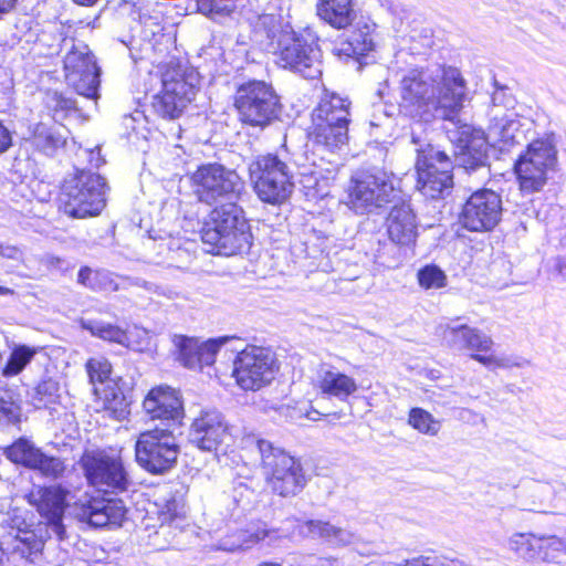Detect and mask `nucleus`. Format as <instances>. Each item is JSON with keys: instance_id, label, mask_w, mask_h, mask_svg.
Segmentation results:
<instances>
[{"instance_id": "1", "label": "nucleus", "mask_w": 566, "mask_h": 566, "mask_svg": "<svg viewBox=\"0 0 566 566\" xmlns=\"http://www.w3.org/2000/svg\"><path fill=\"white\" fill-rule=\"evenodd\" d=\"M188 180L199 202L212 206L226 201L211 211L201 232L202 242L211 247L210 252L233 255L249 250L252 237L242 209L234 202L244 187L237 171L217 163L203 164Z\"/></svg>"}, {"instance_id": "2", "label": "nucleus", "mask_w": 566, "mask_h": 566, "mask_svg": "<svg viewBox=\"0 0 566 566\" xmlns=\"http://www.w3.org/2000/svg\"><path fill=\"white\" fill-rule=\"evenodd\" d=\"M398 92L399 111L406 116L453 122L463 108L468 86L459 69L434 64L406 71Z\"/></svg>"}, {"instance_id": "3", "label": "nucleus", "mask_w": 566, "mask_h": 566, "mask_svg": "<svg viewBox=\"0 0 566 566\" xmlns=\"http://www.w3.org/2000/svg\"><path fill=\"white\" fill-rule=\"evenodd\" d=\"M254 36L263 50L276 56L280 66L291 69L308 78L321 74L318 50L303 35L296 34L289 24L283 25L275 15H261Z\"/></svg>"}, {"instance_id": "4", "label": "nucleus", "mask_w": 566, "mask_h": 566, "mask_svg": "<svg viewBox=\"0 0 566 566\" xmlns=\"http://www.w3.org/2000/svg\"><path fill=\"white\" fill-rule=\"evenodd\" d=\"M242 443L244 449L259 453L266 483L274 493L291 496L304 488L305 478L301 463L283 449L255 436L245 437Z\"/></svg>"}, {"instance_id": "5", "label": "nucleus", "mask_w": 566, "mask_h": 566, "mask_svg": "<svg viewBox=\"0 0 566 566\" xmlns=\"http://www.w3.org/2000/svg\"><path fill=\"white\" fill-rule=\"evenodd\" d=\"M107 184L91 170H76L69 175L61 188V208L76 219L98 216L106 206Z\"/></svg>"}, {"instance_id": "6", "label": "nucleus", "mask_w": 566, "mask_h": 566, "mask_svg": "<svg viewBox=\"0 0 566 566\" xmlns=\"http://www.w3.org/2000/svg\"><path fill=\"white\" fill-rule=\"evenodd\" d=\"M78 464L90 486L107 495H118L133 484L120 451L86 450Z\"/></svg>"}, {"instance_id": "7", "label": "nucleus", "mask_w": 566, "mask_h": 566, "mask_svg": "<svg viewBox=\"0 0 566 566\" xmlns=\"http://www.w3.org/2000/svg\"><path fill=\"white\" fill-rule=\"evenodd\" d=\"M346 205L358 214L369 213L395 198L394 175L385 170L356 171L346 189Z\"/></svg>"}, {"instance_id": "8", "label": "nucleus", "mask_w": 566, "mask_h": 566, "mask_svg": "<svg viewBox=\"0 0 566 566\" xmlns=\"http://www.w3.org/2000/svg\"><path fill=\"white\" fill-rule=\"evenodd\" d=\"M234 106L243 124L259 128L272 124L281 112L279 96L273 87L263 81L242 84L237 90Z\"/></svg>"}, {"instance_id": "9", "label": "nucleus", "mask_w": 566, "mask_h": 566, "mask_svg": "<svg viewBox=\"0 0 566 566\" xmlns=\"http://www.w3.org/2000/svg\"><path fill=\"white\" fill-rule=\"evenodd\" d=\"M249 172L258 197L264 202L282 203L292 193V174L277 155L256 157L249 165Z\"/></svg>"}, {"instance_id": "10", "label": "nucleus", "mask_w": 566, "mask_h": 566, "mask_svg": "<svg viewBox=\"0 0 566 566\" xmlns=\"http://www.w3.org/2000/svg\"><path fill=\"white\" fill-rule=\"evenodd\" d=\"M179 454V444L172 430L155 428L142 432L135 443L138 464L150 473H164L171 469Z\"/></svg>"}, {"instance_id": "11", "label": "nucleus", "mask_w": 566, "mask_h": 566, "mask_svg": "<svg viewBox=\"0 0 566 566\" xmlns=\"http://www.w3.org/2000/svg\"><path fill=\"white\" fill-rule=\"evenodd\" d=\"M556 154L554 145L548 140H534L527 146L515 164V172L523 192L533 193L543 189L549 171L555 168Z\"/></svg>"}, {"instance_id": "12", "label": "nucleus", "mask_w": 566, "mask_h": 566, "mask_svg": "<svg viewBox=\"0 0 566 566\" xmlns=\"http://www.w3.org/2000/svg\"><path fill=\"white\" fill-rule=\"evenodd\" d=\"M417 153V188L428 198H439L453 186L452 160L432 145H427Z\"/></svg>"}, {"instance_id": "13", "label": "nucleus", "mask_w": 566, "mask_h": 566, "mask_svg": "<svg viewBox=\"0 0 566 566\" xmlns=\"http://www.w3.org/2000/svg\"><path fill=\"white\" fill-rule=\"evenodd\" d=\"M276 371L273 354L263 347H248L239 353L232 375L244 390H259L272 381Z\"/></svg>"}, {"instance_id": "14", "label": "nucleus", "mask_w": 566, "mask_h": 566, "mask_svg": "<svg viewBox=\"0 0 566 566\" xmlns=\"http://www.w3.org/2000/svg\"><path fill=\"white\" fill-rule=\"evenodd\" d=\"M65 80L77 94L96 99L99 87V69L86 44L80 43L64 57Z\"/></svg>"}, {"instance_id": "15", "label": "nucleus", "mask_w": 566, "mask_h": 566, "mask_svg": "<svg viewBox=\"0 0 566 566\" xmlns=\"http://www.w3.org/2000/svg\"><path fill=\"white\" fill-rule=\"evenodd\" d=\"M502 212L501 196L491 189H480L464 202L460 221L470 231H490L500 222Z\"/></svg>"}, {"instance_id": "16", "label": "nucleus", "mask_w": 566, "mask_h": 566, "mask_svg": "<svg viewBox=\"0 0 566 566\" xmlns=\"http://www.w3.org/2000/svg\"><path fill=\"white\" fill-rule=\"evenodd\" d=\"M6 457L13 463L39 471L50 479L61 478L66 465L61 458L48 455L31 440L20 438L4 449Z\"/></svg>"}, {"instance_id": "17", "label": "nucleus", "mask_w": 566, "mask_h": 566, "mask_svg": "<svg viewBox=\"0 0 566 566\" xmlns=\"http://www.w3.org/2000/svg\"><path fill=\"white\" fill-rule=\"evenodd\" d=\"M449 137L455 145V156L465 169H475L485 165L488 142L484 133L471 125L462 124L449 130Z\"/></svg>"}, {"instance_id": "18", "label": "nucleus", "mask_w": 566, "mask_h": 566, "mask_svg": "<svg viewBox=\"0 0 566 566\" xmlns=\"http://www.w3.org/2000/svg\"><path fill=\"white\" fill-rule=\"evenodd\" d=\"M229 439L228 423L217 410L202 411L191 424L190 441L203 451H216Z\"/></svg>"}, {"instance_id": "19", "label": "nucleus", "mask_w": 566, "mask_h": 566, "mask_svg": "<svg viewBox=\"0 0 566 566\" xmlns=\"http://www.w3.org/2000/svg\"><path fill=\"white\" fill-rule=\"evenodd\" d=\"M233 337L211 338L200 342L197 338L177 336L175 344L178 349L177 359L187 368L201 369L203 366H210L214 363L216 355L226 343Z\"/></svg>"}, {"instance_id": "20", "label": "nucleus", "mask_w": 566, "mask_h": 566, "mask_svg": "<svg viewBox=\"0 0 566 566\" xmlns=\"http://www.w3.org/2000/svg\"><path fill=\"white\" fill-rule=\"evenodd\" d=\"M143 408L153 419L177 421L184 416L178 392L168 386L153 388L145 397Z\"/></svg>"}, {"instance_id": "21", "label": "nucleus", "mask_w": 566, "mask_h": 566, "mask_svg": "<svg viewBox=\"0 0 566 566\" xmlns=\"http://www.w3.org/2000/svg\"><path fill=\"white\" fill-rule=\"evenodd\" d=\"M444 342L455 349H467L471 352H489L493 346L490 336L480 329L465 324L441 326Z\"/></svg>"}, {"instance_id": "22", "label": "nucleus", "mask_w": 566, "mask_h": 566, "mask_svg": "<svg viewBox=\"0 0 566 566\" xmlns=\"http://www.w3.org/2000/svg\"><path fill=\"white\" fill-rule=\"evenodd\" d=\"M64 502L65 493L56 486L40 488L30 494V503L36 506L38 512L46 520L48 524L57 526L62 531L66 527L63 524Z\"/></svg>"}, {"instance_id": "23", "label": "nucleus", "mask_w": 566, "mask_h": 566, "mask_svg": "<svg viewBox=\"0 0 566 566\" xmlns=\"http://www.w3.org/2000/svg\"><path fill=\"white\" fill-rule=\"evenodd\" d=\"M350 102L335 93H325L312 113V125L319 127L349 125Z\"/></svg>"}, {"instance_id": "24", "label": "nucleus", "mask_w": 566, "mask_h": 566, "mask_svg": "<svg viewBox=\"0 0 566 566\" xmlns=\"http://www.w3.org/2000/svg\"><path fill=\"white\" fill-rule=\"evenodd\" d=\"M388 237L395 245L411 247L417 238L416 217L409 206H395L387 218Z\"/></svg>"}, {"instance_id": "25", "label": "nucleus", "mask_w": 566, "mask_h": 566, "mask_svg": "<svg viewBox=\"0 0 566 566\" xmlns=\"http://www.w3.org/2000/svg\"><path fill=\"white\" fill-rule=\"evenodd\" d=\"M163 85L168 93L176 94L182 101L190 103L199 87V74L193 69L181 66L170 67L163 74Z\"/></svg>"}, {"instance_id": "26", "label": "nucleus", "mask_w": 566, "mask_h": 566, "mask_svg": "<svg viewBox=\"0 0 566 566\" xmlns=\"http://www.w3.org/2000/svg\"><path fill=\"white\" fill-rule=\"evenodd\" d=\"M317 15L337 30L347 29L356 20L354 0H318Z\"/></svg>"}, {"instance_id": "27", "label": "nucleus", "mask_w": 566, "mask_h": 566, "mask_svg": "<svg viewBox=\"0 0 566 566\" xmlns=\"http://www.w3.org/2000/svg\"><path fill=\"white\" fill-rule=\"evenodd\" d=\"M317 386L323 395L337 398L340 401L347 400L358 389L353 377L335 368L323 369L318 375Z\"/></svg>"}, {"instance_id": "28", "label": "nucleus", "mask_w": 566, "mask_h": 566, "mask_svg": "<svg viewBox=\"0 0 566 566\" xmlns=\"http://www.w3.org/2000/svg\"><path fill=\"white\" fill-rule=\"evenodd\" d=\"M520 120L514 113L501 114L499 109H492V118L489 126V135L496 143L509 146L520 143L522 132Z\"/></svg>"}, {"instance_id": "29", "label": "nucleus", "mask_w": 566, "mask_h": 566, "mask_svg": "<svg viewBox=\"0 0 566 566\" xmlns=\"http://www.w3.org/2000/svg\"><path fill=\"white\" fill-rule=\"evenodd\" d=\"M83 518L86 523L95 528L104 526L122 527L125 518V509L122 502L108 501L102 506H91L90 510L83 511Z\"/></svg>"}, {"instance_id": "30", "label": "nucleus", "mask_w": 566, "mask_h": 566, "mask_svg": "<svg viewBox=\"0 0 566 566\" xmlns=\"http://www.w3.org/2000/svg\"><path fill=\"white\" fill-rule=\"evenodd\" d=\"M375 23H358L357 28L352 32L349 40L342 44V48L336 49L337 54L345 56H359L365 55L375 48L373 33L375 31Z\"/></svg>"}, {"instance_id": "31", "label": "nucleus", "mask_w": 566, "mask_h": 566, "mask_svg": "<svg viewBox=\"0 0 566 566\" xmlns=\"http://www.w3.org/2000/svg\"><path fill=\"white\" fill-rule=\"evenodd\" d=\"M326 126L327 127H319L318 125L311 126L310 137L315 144L331 151H334L335 149L346 145L348 140L347 126Z\"/></svg>"}, {"instance_id": "32", "label": "nucleus", "mask_w": 566, "mask_h": 566, "mask_svg": "<svg viewBox=\"0 0 566 566\" xmlns=\"http://www.w3.org/2000/svg\"><path fill=\"white\" fill-rule=\"evenodd\" d=\"M31 142L40 151L53 155L56 149L65 144V137L56 128L39 123L33 129Z\"/></svg>"}, {"instance_id": "33", "label": "nucleus", "mask_w": 566, "mask_h": 566, "mask_svg": "<svg viewBox=\"0 0 566 566\" xmlns=\"http://www.w3.org/2000/svg\"><path fill=\"white\" fill-rule=\"evenodd\" d=\"M81 325L84 329L91 332L92 335L104 340L128 346V334L117 325L104 323L94 319H82Z\"/></svg>"}, {"instance_id": "34", "label": "nucleus", "mask_w": 566, "mask_h": 566, "mask_svg": "<svg viewBox=\"0 0 566 566\" xmlns=\"http://www.w3.org/2000/svg\"><path fill=\"white\" fill-rule=\"evenodd\" d=\"M189 103L178 98L176 94L168 93L167 88L163 86L161 91L154 96L153 107L155 112L169 119H175L181 115L184 109Z\"/></svg>"}, {"instance_id": "35", "label": "nucleus", "mask_w": 566, "mask_h": 566, "mask_svg": "<svg viewBox=\"0 0 566 566\" xmlns=\"http://www.w3.org/2000/svg\"><path fill=\"white\" fill-rule=\"evenodd\" d=\"M259 541H261V537H259L258 534L223 533L222 536L217 539V545H213L211 549L234 553L249 549Z\"/></svg>"}, {"instance_id": "36", "label": "nucleus", "mask_w": 566, "mask_h": 566, "mask_svg": "<svg viewBox=\"0 0 566 566\" xmlns=\"http://www.w3.org/2000/svg\"><path fill=\"white\" fill-rule=\"evenodd\" d=\"M408 423L418 432L434 437L441 429V421L436 419L429 411L422 408H411Z\"/></svg>"}, {"instance_id": "37", "label": "nucleus", "mask_w": 566, "mask_h": 566, "mask_svg": "<svg viewBox=\"0 0 566 566\" xmlns=\"http://www.w3.org/2000/svg\"><path fill=\"white\" fill-rule=\"evenodd\" d=\"M45 105L52 112L53 118L59 122L76 112L75 101L62 92L50 91L45 96Z\"/></svg>"}, {"instance_id": "38", "label": "nucleus", "mask_w": 566, "mask_h": 566, "mask_svg": "<svg viewBox=\"0 0 566 566\" xmlns=\"http://www.w3.org/2000/svg\"><path fill=\"white\" fill-rule=\"evenodd\" d=\"M543 544L544 539L533 533H516L512 539L513 548L526 559L539 557Z\"/></svg>"}, {"instance_id": "39", "label": "nucleus", "mask_w": 566, "mask_h": 566, "mask_svg": "<svg viewBox=\"0 0 566 566\" xmlns=\"http://www.w3.org/2000/svg\"><path fill=\"white\" fill-rule=\"evenodd\" d=\"M36 354L35 348L28 346H18L14 348L9 357V360L3 369L4 376H15L31 361Z\"/></svg>"}, {"instance_id": "40", "label": "nucleus", "mask_w": 566, "mask_h": 566, "mask_svg": "<svg viewBox=\"0 0 566 566\" xmlns=\"http://www.w3.org/2000/svg\"><path fill=\"white\" fill-rule=\"evenodd\" d=\"M21 418L20 398L13 390H4L0 394V419L10 423H17Z\"/></svg>"}, {"instance_id": "41", "label": "nucleus", "mask_w": 566, "mask_h": 566, "mask_svg": "<svg viewBox=\"0 0 566 566\" xmlns=\"http://www.w3.org/2000/svg\"><path fill=\"white\" fill-rule=\"evenodd\" d=\"M419 285L424 290L441 289L447 284L446 273L437 265L429 264L420 269L417 273Z\"/></svg>"}, {"instance_id": "42", "label": "nucleus", "mask_w": 566, "mask_h": 566, "mask_svg": "<svg viewBox=\"0 0 566 566\" xmlns=\"http://www.w3.org/2000/svg\"><path fill=\"white\" fill-rule=\"evenodd\" d=\"M85 367L92 384H103L108 379L112 371L111 363L104 357H94L88 359Z\"/></svg>"}, {"instance_id": "43", "label": "nucleus", "mask_w": 566, "mask_h": 566, "mask_svg": "<svg viewBox=\"0 0 566 566\" xmlns=\"http://www.w3.org/2000/svg\"><path fill=\"white\" fill-rule=\"evenodd\" d=\"M198 10L210 17L224 15L233 11L235 0H196Z\"/></svg>"}, {"instance_id": "44", "label": "nucleus", "mask_w": 566, "mask_h": 566, "mask_svg": "<svg viewBox=\"0 0 566 566\" xmlns=\"http://www.w3.org/2000/svg\"><path fill=\"white\" fill-rule=\"evenodd\" d=\"M104 407L112 410L115 413L123 415L126 409V399L123 392L116 389L114 386H107L103 390Z\"/></svg>"}, {"instance_id": "45", "label": "nucleus", "mask_w": 566, "mask_h": 566, "mask_svg": "<svg viewBox=\"0 0 566 566\" xmlns=\"http://www.w3.org/2000/svg\"><path fill=\"white\" fill-rule=\"evenodd\" d=\"M159 253H166L167 254V264L168 265H175L176 262H178L184 254H187V251L181 249V242L179 239H172L170 238L168 241L163 240L158 244Z\"/></svg>"}, {"instance_id": "46", "label": "nucleus", "mask_w": 566, "mask_h": 566, "mask_svg": "<svg viewBox=\"0 0 566 566\" xmlns=\"http://www.w3.org/2000/svg\"><path fill=\"white\" fill-rule=\"evenodd\" d=\"M376 261L386 268H395L401 262V256L394 244H384L376 255Z\"/></svg>"}, {"instance_id": "47", "label": "nucleus", "mask_w": 566, "mask_h": 566, "mask_svg": "<svg viewBox=\"0 0 566 566\" xmlns=\"http://www.w3.org/2000/svg\"><path fill=\"white\" fill-rule=\"evenodd\" d=\"M94 282V291L116 292L120 289V284L107 271H96Z\"/></svg>"}, {"instance_id": "48", "label": "nucleus", "mask_w": 566, "mask_h": 566, "mask_svg": "<svg viewBox=\"0 0 566 566\" xmlns=\"http://www.w3.org/2000/svg\"><path fill=\"white\" fill-rule=\"evenodd\" d=\"M405 566H463L461 562L446 557H419L408 562Z\"/></svg>"}, {"instance_id": "49", "label": "nucleus", "mask_w": 566, "mask_h": 566, "mask_svg": "<svg viewBox=\"0 0 566 566\" xmlns=\"http://www.w3.org/2000/svg\"><path fill=\"white\" fill-rule=\"evenodd\" d=\"M295 524H291L290 526L294 528L306 527L308 528V531H325V527L328 526V523L326 522H323L321 520L307 518L305 516L295 518Z\"/></svg>"}, {"instance_id": "50", "label": "nucleus", "mask_w": 566, "mask_h": 566, "mask_svg": "<svg viewBox=\"0 0 566 566\" xmlns=\"http://www.w3.org/2000/svg\"><path fill=\"white\" fill-rule=\"evenodd\" d=\"M96 271L84 266L78 271L77 282L91 290H94V280H95Z\"/></svg>"}, {"instance_id": "51", "label": "nucleus", "mask_w": 566, "mask_h": 566, "mask_svg": "<svg viewBox=\"0 0 566 566\" xmlns=\"http://www.w3.org/2000/svg\"><path fill=\"white\" fill-rule=\"evenodd\" d=\"M471 358L486 367H504L505 366L503 359H499L492 355H490V356L480 355V354H478V352L472 354Z\"/></svg>"}, {"instance_id": "52", "label": "nucleus", "mask_w": 566, "mask_h": 566, "mask_svg": "<svg viewBox=\"0 0 566 566\" xmlns=\"http://www.w3.org/2000/svg\"><path fill=\"white\" fill-rule=\"evenodd\" d=\"M0 255L7 259L22 261L23 252L15 245H0Z\"/></svg>"}, {"instance_id": "53", "label": "nucleus", "mask_w": 566, "mask_h": 566, "mask_svg": "<svg viewBox=\"0 0 566 566\" xmlns=\"http://www.w3.org/2000/svg\"><path fill=\"white\" fill-rule=\"evenodd\" d=\"M12 145V137L6 126L0 123V154L7 151Z\"/></svg>"}, {"instance_id": "54", "label": "nucleus", "mask_w": 566, "mask_h": 566, "mask_svg": "<svg viewBox=\"0 0 566 566\" xmlns=\"http://www.w3.org/2000/svg\"><path fill=\"white\" fill-rule=\"evenodd\" d=\"M280 412H281V415L285 416L286 418H289L293 421L298 420L304 416L300 409H297L296 407L287 406V405L282 406L280 408Z\"/></svg>"}, {"instance_id": "55", "label": "nucleus", "mask_w": 566, "mask_h": 566, "mask_svg": "<svg viewBox=\"0 0 566 566\" xmlns=\"http://www.w3.org/2000/svg\"><path fill=\"white\" fill-rule=\"evenodd\" d=\"M12 523L8 524V526L12 531H27L28 526L24 523V520L19 516L15 512L13 513L12 517H9Z\"/></svg>"}, {"instance_id": "56", "label": "nucleus", "mask_w": 566, "mask_h": 566, "mask_svg": "<svg viewBox=\"0 0 566 566\" xmlns=\"http://www.w3.org/2000/svg\"><path fill=\"white\" fill-rule=\"evenodd\" d=\"M17 2L18 0H0V20L14 10Z\"/></svg>"}, {"instance_id": "57", "label": "nucleus", "mask_w": 566, "mask_h": 566, "mask_svg": "<svg viewBox=\"0 0 566 566\" xmlns=\"http://www.w3.org/2000/svg\"><path fill=\"white\" fill-rule=\"evenodd\" d=\"M555 270L566 281V258H558L556 260Z\"/></svg>"}, {"instance_id": "58", "label": "nucleus", "mask_w": 566, "mask_h": 566, "mask_svg": "<svg viewBox=\"0 0 566 566\" xmlns=\"http://www.w3.org/2000/svg\"><path fill=\"white\" fill-rule=\"evenodd\" d=\"M123 281L125 283H128V284H135V285H140V286H144L145 289L151 291L153 289H155L157 291V286L150 284V283H147L145 281H139V280H136L133 282V280H130L129 277H124Z\"/></svg>"}, {"instance_id": "59", "label": "nucleus", "mask_w": 566, "mask_h": 566, "mask_svg": "<svg viewBox=\"0 0 566 566\" xmlns=\"http://www.w3.org/2000/svg\"><path fill=\"white\" fill-rule=\"evenodd\" d=\"M159 535H160V533L155 532V533H153V534H150V535L148 536V537H149V539H150V543H149V544L153 546V548H154L155 551H163V549H165V546H164V545H160V544H158V543H157V538H158V536H159Z\"/></svg>"}, {"instance_id": "60", "label": "nucleus", "mask_w": 566, "mask_h": 566, "mask_svg": "<svg viewBox=\"0 0 566 566\" xmlns=\"http://www.w3.org/2000/svg\"><path fill=\"white\" fill-rule=\"evenodd\" d=\"M328 535H332L333 538L331 541H337L338 535H344L346 537H353V533L346 532V533H328ZM339 541L344 542L345 539L343 537L339 538Z\"/></svg>"}, {"instance_id": "61", "label": "nucleus", "mask_w": 566, "mask_h": 566, "mask_svg": "<svg viewBox=\"0 0 566 566\" xmlns=\"http://www.w3.org/2000/svg\"><path fill=\"white\" fill-rule=\"evenodd\" d=\"M14 292L13 290L9 289V287H6V286H0V295L1 296H4V295H12Z\"/></svg>"}, {"instance_id": "62", "label": "nucleus", "mask_w": 566, "mask_h": 566, "mask_svg": "<svg viewBox=\"0 0 566 566\" xmlns=\"http://www.w3.org/2000/svg\"><path fill=\"white\" fill-rule=\"evenodd\" d=\"M97 0H74V2L82 4V6H93L96 3Z\"/></svg>"}, {"instance_id": "63", "label": "nucleus", "mask_w": 566, "mask_h": 566, "mask_svg": "<svg viewBox=\"0 0 566 566\" xmlns=\"http://www.w3.org/2000/svg\"><path fill=\"white\" fill-rule=\"evenodd\" d=\"M48 263H50V264H55L56 263L57 264V263H60V259L55 258V256H49L48 258Z\"/></svg>"}, {"instance_id": "64", "label": "nucleus", "mask_w": 566, "mask_h": 566, "mask_svg": "<svg viewBox=\"0 0 566 566\" xmlns=\"http://www.w3.org/2000/svg\"><path fill=\"white\" fill-rule=\"evenodd\" d=\"M259 566H279V565H276V564H269V563H265V564H261V565H259Z\"/></svg>"}]
</instances>
